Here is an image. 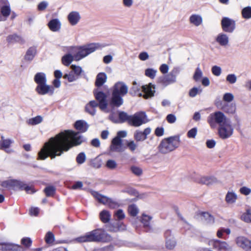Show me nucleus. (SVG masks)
I'll use <instances>...</instances> for the list:
<instances>
[{"mask_svg": "<svg viewBox=\"0 0 251 251\" xmlns=\"http://www.w3.org/2000/svg\"><path fill=\"white\" fill-rule=\"evenodd\" d=\"M100 218L101 220H110V213L108 210H103L100 213Z\"/></svg>", "mask_w": 251, "mask_h": 251, "instance_id": "obj_46", "label": "nucleus"}, {"mask_svg": "<svg viewBox=\"0 0 251 251\" xmlns=\"http://www.w3.org/2000/svg\"><path fill=\"white\" fill-rule=\"evenodd\" d=\"M2 141L0 144V149L8 148L11 144L13 143V141L9 139H4L3 136H1Z\"/></svg>", "mask_w": 251, "mask_h": 251, "instance_id": "obj_40", "label": "nucleus"}, {"mask_svg": "<svg viewBox=\"0 0 251 251\" xmlns=\"http://www.w3.org/2000/svg\"><path fill=\"white\" fill-rule=\"evenodd\" d=\"M97 107H99L98 102L95 100H91L86 104L85 107V110L90 115L94 116L96 114V108Z\"/></svg>", "mask_w": 251, "mask_h": 251, "instance_id": "obj_21", "label": "nucleus"}, {"mask_svg": "<svg viewBox=\"0 0 251 251\" xmlns=\"http://www.w3.org/2000/svg\"><path fill=\"white\" fill-rule=\"evenodd\" d=\"M196 216L198 218L204 220H214L213 216L208 212H203L199 211L196 213Z\"/></svg>", "mask_w": 251, "mask_h": 251, "instance_id": "obj_35", "label": "nucleus"}, {"mask_svg": "<svg viewBox=\"0 0 251 251\" xmlns=\"http://www.w3.org/2000/svg\"><path fill=\"white\" fill-rule=\"evenodd\" d=\"M81 18L79 13L77 11H72L68 15V20L72 25H76Z\"/></svg>", "mask_w": 251, "mask_h": 251, "instance_id": "obj_23", "label": "nucleus"}, {"mask_svg": "<svg viewBox=\"0 0 251 251\" xmlns=\"http://www.w3.org/2000/svg\"><path fill=\"white\" fill-rule=\"evenodd\" d=\"M21 244L22 245V247L24 249V251H25L26 250L29 249L31 247L32 240L28 237H23L21 239Z\"/></svg>", "mask_w": 251, "mask_h": 251, "instance_id": "obj_33", "label": "nucleus"}, {"mask_svg": "<svg viewBox=\"0 0 251 251\" xmlns=\"http://www.w3.org/2000/svg\"><path fill=\"white\" fill-rule=\"evenodd\" d=\"M112 223L107 225L108 230L111 231L116 232L124 230L125 226L123 225L121 221H112Z\"/></svg>", "mask_w": 251, "mask_h": 251, "instance_id": "obj_22", "label": "nucleus"}, {"mask_svg": "<svg viewBox=\"0 0 251 251\" xmlns=\"http://www.w3.org/2000/svg\"><path fill=\"white\" fill-rule=\"evenodd\" d=\"M235 106L232 104H227L223 108V110L227 113L233 114L235 111Z\"/></svg>", "mask_w": 251, "mask_h": 251, "instance_id": "obj_51", "label": "nucleus"}, {"mask_svg": "<svg viewBox=\"0 0 251 251\" xmlns=\"http://www.w3.org/2000/svg\"><path fill=\"white\" fill-rule=\"evenodd\" d=\"M128 87L122 81L116 82L112 88L111 96L107 100V94L102 91L101 88H96L93 91L95 99L98 101L99 108L102 111L108 107L112 110L120 107L124 103L123 97L128 92Z\"/></svg>", "mask_w": 251, "mask_h": 251, "instance_id": "obj_2", "label": "nucleus"}, {"mask_svg": "<svg viewBox=\"0 0 251 251\" xmlns=\"http://www.w3.org/2000/svg\"><path fill=\"white\" fill-rule=\"evenodd\" d=\"M221 26L225 32L232 33L236 28L235 21L228 17H223L221 20Z\"/></svg>", "mask_w": 251, "mask_h": 251, "instance_id": "obj_13", "label": "nucleus"}, {"mask_svg": "<svg viewBox=\"0 0 251 251\" xmlns=\"http://www.w3.org/2000/svg\"><path fill=\"white\" fill-rule=\"evenodd\" d=\"M105 46V44L91 43L79 47L78 51L74 55L75 60H79L94 52L96 50L101 49Z\"/></svg>", "mask_w": 251, "mask_h": 251, "instance_id": "obj_6", "label": "nucleus"}, {"mask_svg": "<svg viewBox=\"0 0 251 251\" xmlns=\"http://www.w3.org/2000/svg\"><path fill=\"white\" fill-rule=\"evenodd\" d=\"M197 133V128L193 127L187 132V136L190 138H195Z\"/></svg>", "mask_w": 251, "mask_h": 251, "instance_id": "obj_57", "label": "nucleus"}, {"mask_svg": "<svg viewBox=\"0 0 251 251\" xmlns=\"http://www.w3.org/2000/svg\"><path fill=\"white\" fill-rule=\"evenodd\" d=\"M211 71L212 74L215 76H219L221 74V68L218 66H214L212 67Z\"/></svg>", "mask_w": 251, "mask_h": 251, "instance_id": "obj_56", "label": "nucleus"}, {"mask_svg": "<svg viewBox=\"0 0 251 251\" xmlns=\"http://www.w3.org/2000/svg\"><path fill=\"white\" fill-rule=\"evenodd\" d=\"M229 119L221 111H217L211 113L207 117V122L212 128H214L217 125L220 126Z\"/></svg>", "mask_w": 251, "mask_h": 251, "instance_id": "obj_7", "label": "nucleus"}, {"mask_svg": "<svg viewBox=\"0 0 251 251\" xmlns=\"http://www.w3.org/2000/svg\"><path fill=\"white\" fill-rule=\"evenodd\" d=\"M74 59H75L74 55L73 56L70 53H67L62 56L61 61L64 65L69 66Z\"/></svg>", "mask_w": 251, "mask_h": 251, "instance_id": "obj_34", "label": "nucleus"}, {"mask_svg": "<svg viewBox=\"0 0 251 251\" xmlns=\"http://www.w3.org/2000/svg\"><path fill=\"white\" fill-rule=\"evenodd\" d=\"M167 121L170 124H173L176 120V116L173 114H169L166 117Z\"/></svg>", "mask_w": 251, "mask_h": 251, "instance_id": "obj_63", "label": "nucleus"}, {"mask_svg": "<svg viewBox=\"0 0 251 251\" xmlns=\"http://www.w3.org/2000/svg\"><path fill=\"white\" fill-rule=\"evenodd\" d=\"M134 138L135 140L137 141H143L147 139V137H145L142 131L139 130H136L134 134Z\"/></svg>", "mask_w": 251, "mask_h": 251, "instance_id": "obj_45", "label": "nucleus"}, {"mask_svg": "<svg viewBox=\"0 0 251 251\" xmlns=\"http://www.w3.org/2000/svg\"><path fill=\"white\" fill-rule=\"evenodd\" d=\"M111 236L104 231L98 229L87 233L83 236H80L74 239L77 242H103L111 241Z\"/></svg>", "mask_w": 251, "mask_h": 251, "instance_id": "obj_3", "label": "nucleus"}, {"mask_svg": "<svg viewBox=\"0 0 251 251\" xmlns=\"http://www.w3.org/2000/svg\"><path fill=\"white\" fill-rule=\"evenodd\" d=\"M146 119L147 115L145 112L142 111L136 112L130 116L128 124L133 126L138 127L148 122Z\"/></svg>", "mask_w": 251, "mask_h": 251, "instance_id": "obj_10", "label": "nucleus"}, {"mask_svg": "<svg viewBox=\"0 0 251 251\" xmlns=\"http://www.w3.org/2000/svg\"><path fill=\"white\" fill-rule=\"evenodd\" d=\"M0 185L1 186L5 188L13 187V179L2 181L1 182Z\"/></svg>", "mask_w": 251, "mask_h": 251, "instance_id": "obj_62", "label": "nucleus"}, {"mask_svg": "<svg viewBox=\"0 0 251 251\" xmlns=\"http://www.w3.org/2000/svg\"><path fill=\"white\" fill-rule=\"evenodd\" d=\"M34 80L37 85L44 84L47 83L46 75L44 73L39 72L34 75Z\"/></svg>", "mask_w": 251, "mask_h": 251, "instance_id": "obj_30", "label": "nucleus"}, {"mask_svg": "<svg viewBox=\"0 0 251 251\" xmlns=\"http://www.w3.org/2000/svg\"><path fill=\"white\" fill-rule=\"evenodd\" d=\"M6 41L9 44L18 43L23 45L25 43V40L21 36L15 33L9 35L6 38Z\"/></svg>", "mask_w": 251, "mask_h": 251, "instance_id": "obj_18", "label": "nucleus"}, {"mask_svg": "<svg viewBox=\"0 0 251 251\" xmlns=\"http://www.w3.org/2000/svg\"><path fill=\"white\" fill-rule=\"evenodd\" d=\"M63 77L64 79H67L69 82L75 81L78 79L72 70L67 73H65Z\"/></svg>", "mask_w": 251, "mask_h": 251, "instance_id": "obj_38", "label": "nucleus"}, {"mask_svg": "<svg viewBox=\"0 0 251 251\" xmlns=\"http://www.w3.org/2000/svg\"><path fill=\"white\" fill-rule=\"evenodd\" d=\"M234 128L230 120L219 126L218 132L219 137L222 139L230 137L233 133Z\"/></svg>", "mask_w": 251, "mask_h": 251, "instance_id": "obj_9", "label": "nucleus"}, {"mask_svg": "<svg viewBox=\"0 0 251 251\" xmlns=\"http://www.w3.org/2000/svg\"><path fill=\"white\" fill-rule=\"evenodd\" d=\"M13 190H25L27 193H34L35 192L34 191H33L31 188L27 186L26 184L24 182L14 180L13 179Z\"/></svg>", "mask_w": 251, "mask_h": 251, "instance_id": "obj_16", "label": "nucleus"}, {"mask_svg": "<svg viewBox=\"0 0 251 251\" xmlns=\"http://www.w3.org/2000/svg\"><path fill=\"white\" fill-rule=\"evenodd\" d=\"M237 199V195L233 192H228L226 195V200L228 203H233Z\"/></svg>", "mask_w": 251, "mask_h": 251, "instance_id": "obj_39", "label": "nucleus"}, {"mask_svg": "<svg viewBox=\"0 0 251 251\" xmlns=\"http://www.w3.org/2000/svg\"><path fill=\"white\" fill-rule=\"evenodd\" d=\"M226 80L230 84H234L237 81V77L235 74H229L226 77Z\"/></svg>", "mask_w": 251, "mask_h": 251, "instance_id": "obj_54", "label": "nucleus"}, {"mask_svg": "<svg viewBox=\"0 0 251 251\" xmlns=\"http://www.w3.org/2000/svg\"><path fill=\"white\" fill-rule=\"evenodd\" d=\"M75 128L81 132H85L87 131L89 125L84 120H77L74 124Z\"/></svg>", "mask_w": 251, "mask_h": 251, "instance_id": "obj_24", "label": "nucleus"}, {"mask_svg": "<svg viewBox=\"0 0 251 251\" xmlns=\"http://www.w3.org/2000/svg\"><path fill=\"white\" fill-rule=\"evenodd\" d=\"M202 89L201 86L198 87H194L191 88L189 92V95L190 97L194 98L198 94H200L202 92Z\"/></svg>", "mask_w": 251, "mask_h": 251, "instance_id": "obj_42", "label": "nucleus"}, {"mask_svg": "<svg viewBox=\"0 0 251 251\" xmlns=\"http://www.w3.org/2000/svg\"><path fill=\"white\" fill-rule=\"evenodd\" d=\"M130 170L133 174L137 176H141L143 173L142 169L135 166H131Z\"/></svg>", "mask_w": 251, "mask_h": 251, "instance_id": "obj_53", "label": "nucleus"}, {"mask_svg": "<svg viewBox=\"0 0 251 251\" xmlns=\"http://www.w3.org/2000/svg\"><path fill=\"white\" fill-rule=\"evenodd\" d=\"M71 69L72 71L74 73V74L77 77V78H79V75L82 72V69L81 67L80 66H77L75 65H72L71 66Z\"/></svg>", "mask_w": 251, "mask_h": 251, "instance_id": "obj_47", "label": "nucleus"}, {"mask_svg": "<svg viewBox=\"0 0 251 251\" xmlns=\"http://www.w3.org/2000/svg\"><path fill=\"white\" fill-rule=\"evenodd\" d=\"M157 73V71L152 68H148L145 70V75L153 79Z\"/></svg>", "mask_w": 251, "mask_h": 251, "instance_id": "obj_50", "label": "nucleus"}, {"mask_svg": "<svg viewBox=\"0 0 251 251\" xmlns=\"http://www.w3.org/2000/svg\"><path fill=\"white\" fill-rule=\"evenodd\" d=\"M55 191L56 188L52 185L48 186L44 189V192L47 197L53 196L55 194Z\"/></svg>", "mask_w": 251, "mask_h": 251, "instance_id": "obj_41", "label": "nucleus"}, {"mask_svg": "<svg viewBox=\"0 0 251 251\" xmlns=\"http://www.w3.org/2000/svg\"><path fill=\"white\" fill-rule=\"evenodd\" d=\"M107 78V77L105 73H99L96 76L95 83L97 88H101V87L106 82Z\"/></svg>", "mask_w": 251, "mask_h": 251, "instance_id": "obj_25", "label": "nucleus"}, {"mask_svg": "<svg viewBox=\"0 0 251 251\" xmlns=\"http://www.w3.org/2000/svg\"><path fill=\"white\" fill-rule=\"evenodd\" d=\"M118 119L119 123H124L126 122H127L128 124H129V121L130 120V118L131 115H129L125 111H118Z\"/></svg>", "mask_w": 251, "mask_h": 251, "instance_id": "obj_32", "label": "nucleus"}, {"mask_svg": "<svg viewBox=\"0 0 251 251\" xmlns=\"http://www.w3.org/2000/svg\"><path fill=\"white\" fill-rule=\"evenodd\" d=\"M197 181L199 183L210 185L217 182V180L214 176H201Z\"/></svg>", "mask_w": 251, "mask_h": 251, "instance_id": "obj_27", "label": "nucleus"}, {"mask_svg": "<svg viewBox=\"0 0 251 251\" xmlns=\"http://www.w3.org/2000/svg\"><path fill=\"white\" fill-rule=\"evenodd\" d=\"M0 251H24L22 245L8 242L0 243Z\"/></svg>", "mask_w": 251, "mask_h": 251, "instance_id": "obj_14", "label": "nucleus"}, {"mask_svg": "<svg viewBox=\"0 0 251 251\" xmlns=\"http://www.w3.org/2000/svg\"><path fill=\"white\" fill-rule=\"evenodd\" d=\"M45 239L47 244H51L54 242L55 238L52 232L49 231L47 233Z\"/></svg>", "mask_w": 251, "mask_h": 251, "instance_id": "obj_49", "label": "nucleus"}, {"mask_svg": "<svg viewBox=\"0 0 251 251\" xmlns=\"http://www.w3.org/2000/svg\"><path fill=\"white\" fill-rule=\"evenodd\" d=\"M43 118L41 116H37L34 118L29 119L27 121L28 125H36L39 124L42 122Z\"/></svg>", "mask_w": 251, "mask_h": 251, "instance_id": "obj_44", "label": "nucleus"}, {"mask_svg": "<svg viewBox=\"0 0 251 251\" xmlns=\"http://www.w3.org/2000/svg\"><path fill=\"white\" fill-rule=\"evenodd\" d=\"M86 159V154L84 152H81L78 153L76 157V161L78 164H82L84 163Z\"/></svg>", "mask_w": 251, "mask_h": 251, "instance_id": "obj_48", "label": "nucleus"}, {"mask_svg": "<svg viewBox=\"0 0 251 251\" xmlns=\"http://www.w3.org/2000/svg\"><path fill=\"white\" fill-rule=\"evenodd\" d=\"M35 91L40 95H45L47 94L52 95L54 93V88L52 86L47 85V83H44V84L37 85L35 88Z\"/></svg>", "mask_w": 251, "mask_h": 251, "instance_id": "obj_15", "label": "nucleus"}, {"mask_svg": "<svg viewBox=\"0 0 251 251\" xmlns=\"http://www.w3.org/2000/svg\"><path fill=\"white\" fill-rule=\"evenodd\" d=\"M10 13V4L8 0H0V22L5 21Z\"/></svg>", "mask_w": 251, "mask_h": 251, "instance_id": "obj_12", "label": "nucleus"}, {"mask_svg": "<svg viewBox=\"0 0 251 251\" xmlns=\"http://www.w3.org/2000/svg\"><path fill=\"white\" fill-rule=\"evenodd\" d=\"M236 244L238 247L248 251L250 249L251 241L244 236H239L236 238Z\"/></svg>", "mask_w": 251, "mask_h": 251, "instance_id": "obj_17", "label": "nucleus"}, {"mask_svg": "<svg viewBox=\"0 0 251 251\" xmlns=\"http://www.w3.org/2000/svg\"><path fill=\"white\" fill-rule=\"evenodd\" d=\"M208 245L217 251H232V247L226 242L217 239H211Z\"/></svg>", "mask_w": 251, "mask_h": 251, "instance_id": "obj_11", "label": "nucleus"}, {"mask_svg": "<svg viewBox=\"0 0 251 251\" xmlns=\"http://www.w3.org/2000/svg\"><path fill=\"white\" fill-rule=\"evenodd\" d=\"M61 23L58 19H53L48 24L50 29L53 32L58 31L61 28Z\"/></svg>", "mask_w": 251, "mask_h": 251, "instance_id": "obj_28", "label": "nucleus"}, {"mask_svg": "<svg viewBox=\"0 0 251 251\" xmlns=\"http://www.w3.org/2000/svg\"><path fill=\"white\" fill-rule=\"evenodd\" d=\"M242 220H251V209L248 208L246 212L241 217Z\"/></svg>", "mask_w": 251, "mask_h": 251, "instance_id": "obj_59", "label": "nucleus"}, {"mask_svg": "<svg viewBox=\"0 0 251 251\" xmlns=\"http://www.w3.org/2000/svg\"><path fill=\"white\" fill-rule=\"evenodd\" d=\"M128 212L132 217H135L139 212V209L135 204H131L128 206Z\"/></svg>", "mask_w": 251, "mask_h": 251, "instance_id": "obj_37", "label": "nucleus"}, {"mask_svg": "<svg viewBox=\"0 0 251 251\" xmlns=\"http://www.w3.org/2000/svg\"><path fill=\"white\" fill-rule=\"evenodd\" d=\"M114 215L118 220H123L125 218V214L123 210L121 209H119L116 210L114 213Z\"/></svg>", "mask_w": 251, "mask_h": 251, "instance_id": "obj_55", "label": "nucleus"}, {"mask_svg": "<svg viewBox=\"0 0 251 251\" xmlns=\"http://www.w3.org/2000/svg\"><path fill=\"white\" fill-rule=\"evenodd\" d=\"M180 71L179 67H174L168 74L160 77L159 82L164 86L175 83L176 81V76L179 74Z\"/></svg>", "mask_w": 251, "mask_h": 251, "instance_id": "obj_8", "label": "nucleus"}, {"mask_svg": "<svg viewBox=\"0 0 251 251\" xmlns=\"http://www.w3.org/2000/svg\"><path fill=\"white\" fill-rule=\"evenodd\" d=\"M91 193L99 203H102L104 205H107L109 201H110L111 198L107 196L102 195L98 192L91 191Z\"/></svg>", "mask_w": 251, "mask_h": 251, "instance_id": "obj_19", "label": "nucleus"}, {"mask_svg": "<svg viewBox=\"0 0 251 251\" xmlns=\"http://www.w3.org/2000/svg\"><path fill=\"white\" fill-rule=\"evenodd\" d=\"M190 22L196 26L200 25L202 22V18L198 15H192L190 17Z\"/></svg>", "mask_w": 251, "mask_h": 251, "instance_id": "obj_36", "label": "nucleus"}, {"mask_svg": "<svg viewBox=\"0 0 251 251\" xmlns=\"http://www.w3.org/2000/svg\"><path fill=\"white\" fill-rule=\"evenodd\" d=\"M84 141V137L78 132H61L45 143L38 152V159L45 160L48 156L55 158L56 156L61 155L64 151H67L73 146H78Z\"/></svg>", "mask_w": 251, "mask_h": 251, "instance_id": "obj_1", "label": "nucleus"}, {"mask_svg": "<svg viewBox=\"0 0 251 251\" xmlns=\"http://www.w3.org/2000/svg\"><path fill=\"white\" fill-rule=\"evenodd\" d=\"M106 166L109 169H114L116 167L117 163L115 161L110 159L107 160Z\"/></svg>", "mask_w": 251, "mask_h": 251, "instance_id": "obj_60", "label": "nucleus"}, {"mask_svg": "<svg viewBox=\"0 0 251 251\" xmlns=\"http://www.w3.org/2000/svg\"><path fill=\"white\" fill-rule=\"evenodd\" d=\"M202 72L199 67L197 68L193 75V79L196 81H198L202 77Z\"/></svg>", "mask_w": 251, "mask_h": 251, "instance_id": "obj_52", "label": "nucleus"}, {"mask_svg": "<svg viewBox=\"0 0 251 251\" xmlns=\"http://www.w3.org/2000/svg\"><path fill=\"white\" fill-rule=\"evenodd\" d=\"M122 139L116 136L112 140V145L110 147V149L113 151L120 152L122 151Z\"/></svg>", "mask_w": 251, "mask_h": 251, "instance_id": "obj_26", "label": "nucleus"}, {"mask_svg": "<svg viewBox=\"0 0 251 251\" xmlns=\"http://www.w3.org/2000/svg\"><path fill=\"white\" fill-rule=\"evenodd\" d=\"M36 48L35 47H30L26 51L25 55V59L27 61H31L36 54Z\"/></svg>", "mask_w": 251, "mask_h": 251, "instance_id": "obj_31", "label": "nucleus"}, {"mask_svg": "<svg viewBox=\"0 0 251 251\" xmlns=\"http://www.w3.org/2000/svg\"><path fill=\"white\" fill-rule=\"evenodd\" d=\"M242 16L246 19L251 18V6H247L242 10Z\"/></svg>", "mask_w": 251, "mask_h": 251, "instance_id": "obj_43", "label": "nucleus"}, {"mask_svg": "<svg viewBox=\"0 0 251 251\" xmlns=\"http://www.w3.org/2000/svg\"><path fill=\"white\" fill-rule=\"evenodd\" d=\"M171 231L167 230L165 233L166 237V246L167 249L170 250L173 249L176 245V241L173 236H171Z\"/></svg>", "mask_w": 251, "mask_h": 251, "instance_id": "obj_20", "label": "nucleus"}, {"mask_svg": "<svg viewBox=\"0 0 251 251\" xmlns=\"http://www.w3.org/2000/svg\"><path fill=\"white\" fill-rule=\"evenodd\" d=\"M180 142V137L178 135L164 138L158 147L159 151L162 154L170 152L179 147Z\"/></svg>", "mask_w": 251, "mask_h": 251, "instance_id": "obj_5", "label": "nucleus"}, {"mask_svg": "<svg viewBox=\"0 0 251 251\" xmlns=\"http://www.w3.org/2000/svg\"><path fill=\"white\" fill-rule=\"evenodd\" d=\"M216 41L221 46L225 47L227 46L228 44L229 38L226 34L223 33H221L217 35L216 38Z\"/></svg>", "mask_w": 251, "mask_h": 251, "instance_id": "obj_29", "label": "nucleus"}, {"mask_svg": "<svg viewBox=\"0 0 251 251\" xmlns=\"http://www.w3.org/2000/svg\"><path fill=\"white\" fill-rule=\"evenodd\" d=\"M107 206L111 209H115L119 206V204L111 199Z\"/></svg>", "mask_w": 251, "mask_h": 251, "instance_id": "obj_61", "label": "nucleus"}, {"mask_svg": "<svg viewBox=\"0 0 251 251\" xmlns=\"http://www.w3.org/2000/svg\"><path fill=\"white\" fill-rule=\"evenodd\" d=\"M234 96L233 94L230 93H226L223 96V100L226 102H231L233 100Z\"/></svg>", "mask_w": 251, "mask_h": 251, "instance_id": "obj_58", "label": "nucleus"}, {"mask_svg": "<svg viewBox=\"0 0 251 251\" xmlns=\"http://www.w3.org/2000/svg\"><path fill=\"white\" fill-rule=\"evenodd\" d=\"M155 88V85L151 83L140 86L134 81L132 83V86L130 89L129 93L132 96H138L147 99L154 96Z\"/></svg>", "mask_w": 251, "mask_h": 251, "instance_id": "obj_4", "label": "nucleus"}, {"mask_svg": "<svg viewBox=\"0 0 251 251\" xmlns=\"http://www.w3.org/2000/svg\"><path fill=\"white\" fill-rule=\"evenodd\" d=\"M164 129L163 127H157L155 129L154 134L156 136L160 137L163 135Z\"/></svg>", "mask_w": 251, "mask_h": 251, "instance_id": "obj_64", "label": "nucleus"}]
</instances>
